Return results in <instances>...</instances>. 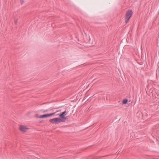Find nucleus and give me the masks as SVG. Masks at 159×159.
<instances>
[{
    "instance_id": "obj_2",
    "label": "nucleus",
    "mask_w": 159,
    "mask_h": 159,
    "mask_svg": "<svg viewBox=\"0 0 159 159\" xmlns=\"http://www.w3.org/2000/svg\"><path fill=\"white\" fill-rule=\"evenodd\" d=\"M132 11L131 10H128L125 15V22L127 23H128L129 20L131 17L132 15Z\"/></svg>"
},
{
    "instance_id": "obj_5",
    "label": "nucleus",
    "mask_w": 159,
    "mask_h": 159,
    "mask_svg": "<svg viewBox=\"0 0 159 159\" xmlns=\"http://www.w3.org/2000/svg\"><path fill=\"white\" fill-rule=\"evenodd\" d=\"M20 129L22 131H26L28 128L25 126L21 125L20 127Z\"/></svg>"
},
{
    "instance_id": "obj_6",
    "label": "nucleus",
    "mask_w": 159,
    "mask_h": 159,
    "mask_svg": "<svg viewBox=\"0 0 159 159\" xmlns=\"http://www.w3.org/2000/svg\"><path fill=\"white\" fill-rule=\"evenodd\" d=\"M128 102V100L127 99H124L123 100V103L124 104H125Z\"/></svg>"
},
{
    "instance_id": "obj_4",
    "label": "nucleus",
    "mask_w": 159,
    "mask_h": 159,
    "mask_svg": "<svg viewBox=\"0 0 159 159\" xmlns=\"http://www.w3.org/2000/svg\"><path fill=\"white\" fill-rule=\"evenodd\" d=\"M56 112H54L52 113L45 114L43 115L40 116L38 117L39 118H44L52 116L55 114Z\"/></svg>"
},
{
    "instance_id": "obj_1",
    "label": "nucleus",
    "mask_w": 159,
    "mask_h": 159,
    "mask_svg": "<svg viewBox=\"0 0 159 159\" xmlns=\"http://www.w3.org/2000/svg\"><path fill=\"white\" fill-rule=\"evenodd\" d=\"M49 122L53 124H58L61 122H63L60 118H56L51 119L49 120Z\"/></svg>"
},
{
    "instance_id": "obj_8",
    "label": "nucleus",
    "mask_w": 159,
    "mask_h": 159,
    "mask_svg": "<svg viewBox=\"0 0 159 159\" xmlns=\"http://www.w3.org/2000/svg\"><path fill=\"white\" fill-rule=\"evenodd\" d=\"M14 20L15 21V23H16V24L17 23V20H16V19L15 18V17H14Z\"/></svg>"
},
{
    "instance_id": "obj_9",
    "label": "nucleus",
    "mask_w": 159,
    "mask_h": 159,
    "mask_svg": "<svg viewBox=\"0 0 159 159\" xmlns=\"http://www.w3.org/2000/svg\"><path fill=\"white\" fill-rule=\"evenodd\" d=\"M45 111V112H46V111Z\"/></svg>"
},
{
    "instance_id": "obj_3",
    "label": "nucleus",
    "mask_w": 159,
    "mask_h": 159,
    "mask_svg": "<svg viewBox=\"0 0 159 159\" xmlns=\"http://www.w3.org/2000/svg\"><path fill=\"white\" fill-rule=\"evenodd\" d=\"M66 112V111H64L62 112L61 114L59 115V116L60 117L61 119L63 120V122H65L66 119H67V117H65L64 115Z\"/></svg>"
},
{
    "instance_id": "obj_7",
    "label": "nucleus",
    "mask_w": 159,
    "mask_h": 159,
    "mask_svg": "<svg viewBox=\"0 0 159 159\" xmlns=\"http://www.w3.org/2000/svg\"><path fill=\"white\" fill-rule=\"evenodd\" d=\"M20 2L21 4H22L24 2V1L23 0H20Z\"/></svg>"
}]
</instances>
